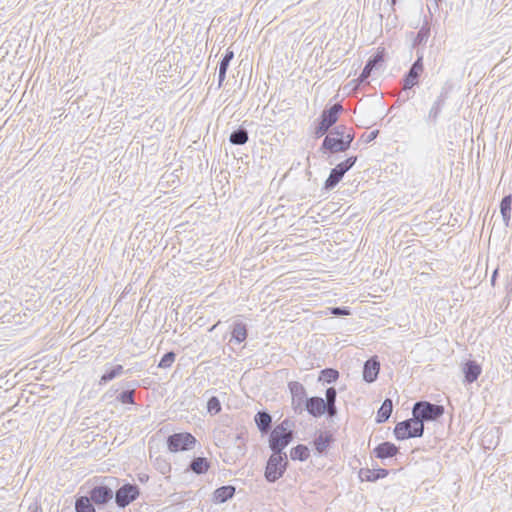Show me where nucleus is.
I'll use <instances>...</instances> for the list:
<instances>
[{
	"instance_id": "32",
	"label": "nucleus",
	"mask_w": 512,
	"mask_h": 512,
	"mask_svg": "<svg viewBox=\"0 0 512 512\" xmlns=\"http://www.w3.org/2000/svg\"><path fill=\"white\" fill-rule=\"evenodd\" d=\"M384 50L377 51L374 55L369 57V59L366 62V66L370 68V70H378L381 68L382 64L385 61L384 57Z\"/></svg>"
},
{
	"instance_id": "18",
	"label": "nucleus",
	"mask_w": 512,
	"mask_h": 512,
	"mask_svg": "<svg viewBox=\"0 0 512 512\" xmlns=\"http://www.w3.org/2000/svg\"><path fill=\"white\" fill-rule=\"evenodd\" d=\"M389 471L384 468H361L359 471V478L361 481L375 482L379 479L387 477Z\"/></svg>"
},
{
	"instance_id": "14",
	"label": "nucleus",
	"mask_w": 512,
	"mask_h": 512,
	"mask_svg": "<svg viewBox=\"0 0 512 512\" xmlns=\"http://www.w3.org/2000/svg\"><path fill=\"white\" fill-rule=\"evenodd\" d=\"M324 399L322 397L313 396L306 400L304 411H307L309 415L314 418H319L324 415L325 410Z\"/></svg>"
},
{
	"instance_id": "44",
	"label": "nucleus",
	"mask_w": 512,
	"mask_h": 512,
	"mask_svg": "<svg viewBox=\"0 0 512 512\" xmlns=\"http://www.w3.org/2000/svg\"><path fill=\"white\" fill-rule=\"evenodd\" d=\"M293 422L289 418H285L281 423L276 425L275 427H281L284 431H290L292 430L291 427L293 426Z\"/></svg>"
},
{
	"instance_id": "49",
	"label": "nucleus",
	"mask_w": 512,
	"mask_h": 512,
	"mask_svg": "<svg viewBox=\"0 0 512 512\" xmlns=\"http://www.w3.org/2000/svg\"><path fill=\"white\" fill-rule=\"evenodd\" d=\"M397 2H398V0H387V3H389L392 12H395V10H396L395 6H396Z\"/></svg>"
},
{
	"instance_id": "26",
	"label": "nucleus",
	"mask_w": 512,
	"mask_h": 512,
	"mask_svg": "<svg viewBox=\"0 0 512 512\" xmlns=\"http://www.w3.org/2000/svg\"><path fill=\"white\" fill-rule=\"evenodd\" d=\"M249 135L246 128L240 126L236 130L232 131L229 136V141L233 145H244L248 142Z\"/></svg>"
},
{
	"instance_id": "31",
	"label": "nucleus",
	"mask_w": 512,
	"mask_h": 512,
	"mask_svg": "<svg viewBox=\"0 0 512 512\" xmlns=\"http://www.w3.org/2000/svg\"><path fill=\"white\" fill-rule=\"evenodd\" d=\"M76 512H96L93 502L86 496H81L75 501Z\"/></svg>"
},
{
	"instance_id": "25",
	"label": "nucleus",
	"mask_w": 512,
	"mask_h": 512,
	"mask_svg": "<svg viewBox=\"0 0 512 512\" xmlns=\"http://www.w3.org/2000/svg\"><path fill=\"white\" fill-rule=\"evenodd\" d=\"M392 410H393L392 400L389 398H386L382 402L380 408L377 411L376 422L379 424L386 422L390 418Z\"/></svg>"
},
{
	"instance_id": "46",
	"label": "nucleus",
	"mask_w": 512,
	"mask_h": 512,
	"mask_svg": "<svg viewBox=\"0 0 512 512\" xmlns=\"http://www.w3.org/2000/svg\"><path fill=\"white\" fill-rule=\"evenodd\" d=\"M227 70L218 68V86L221 87L226 78Z\"/></svg>"
},
{
	"instance_id": "38",
	"label": "nucleus",
	"mask_w": 512,
	"mask_h": 512,
	"mask_svg": "<svg viewBox=\"0 0 512 512\" xmlns=\"http://www.w3.org/2000/svg\"><path fill=\"white\" fill-rule=\"evenodd\" d=\"M324 414L327 415L329 419H333L338 414V409L336 407V403H327L325 404Z\"/></svg>"
},
{
	"instance_id": "9",
	"label": "nucleus",
	"mask_w": 512,
	"mask_h": 512,
	"mask_svg": "<svg viewBox=\"0 0 512 512\" xmlns=\"http://www.w3.org/2000/svg\"><path fill=\"white\" fill-rule=\"evenodd\" d=\"M288 388L291 393V405L296 414H302L304 412V406L306 404L307 392L303 384L298 381H291L288 383Z\"/></svg>"
},
{
	"instance_id": "24",
	"label": "nucleus",
	"mask_w": 512,
	"mask_h": 512,
	"mask_svg": "<svg viewBox=\"0 0 512 512\" xmlns=\"http://www.w3.org/2000/svg\"><path fill=\"white\" fill-rule=\"evenodd\" d=\"M124 373V367L120 364L111 366L105 370L99 380V385H105Z\"/></svg>"
},
{
	"instance_id": "29",
	"label": "nucleus",
	"mask_w": 512,
	"mask_h": 512,
	"mask_svg": "<svg viewBox=\"0 0 512 512\" xmlns=\"http://www.w3.org/2000/svg\"><path fill=\"white\" fill-rule=\"evenodd\" d=\"M310 456L309 448L304 444H298L290 450V458L294 461H306Z\"/></svg>"
},
{
	"instance_id": "50",
	"label": "nucleus",
	"mask_w": 512,
	"mask_h": 512,
	"mask_svg": "<svg viewBox=\"0 0 512 512\" xmlns=\"http://www.w3.org/2000/svg\"><path fill=\"white\" fill-rule=\"evenodd\" d=\"M138 479L140 482L144 483V482L148 481L149 476L147 474H139Z\"/></svg>"
},
{
	"instance_id": "8",
	"label": "nucleus",
	"mask_w": 512,
	"mask_h": 512,
	"mask_svg": "<svg viewBox=\"0 0 512 512\" xmlns=\"http://www.w3.org/2000/svg\"><path fill=\"white\" fill-rule=\"evenodd\" d=\"M423 70V55L418 54L417 59L413 62L402 78L404 91L410 90L419 84V79Z\"/></svg>"
},
{
	"instance_id": "12",
	"label": "nucleus",
	"mask_w": 512,
	"mask_h": 512,
	"mask_svg": "<svg viewBox=\"0 0 512 512\" xmlns=\"http://www.w3.org/2000/svg\"><path fill=\"white\" fill-rule=\"evenodd\" d=\"M284 439V430L281 427H274L270 431L269 435V448L273 453H284L283 450L286 448Z\"/></svg>"
},
{
	"instance_id": "34",
	"label": "nucleus",
	"mask_w": 512,
	"mask_h": 512,
	"mask_svg": "<svg viewBox=\"0 0 512 512\" xmlns=\"http://www.w3.org/2000/svg\"><path fill=\"white\" fill-rule=\"evenodd\" d=\"M176 358V354L173 351L166 352L160 359L158 363L159 368H169L172 366Z\"/></svg>"
},
{
	"instance_id": "21",
	"label": "nucleus",
	"mask_w": 512,
	"mask_h": 512,
	"mask_svg": "<svg viewBox=\"0 0 512 512\" xmlns=\"http://www.w3.org/2000/svg\"><path fill=\"white\" fill-rule=\"evenodd\" d=\"M334 438L330 432H320L313 440V446L317 453L323 454L333 443Z\"/></svg>"
},
{
	"instance_id": "16",
	"label": "nucleus",
	"mask_w": 512,
	"mask_h": 512,
	"mask_svg": "<svg viewBox=\"0 0 512 512\" xmlns=\"http://www.w3.org/2000/svg\"><path fill=\"white\" fill-rule=\"evenodd\" d=\"M462 372L464 374V382L471 384L478 379L482 368L475 360H467L462 366Z\"/></svg>"
},
{
	"instance_id": "40",
	"label": "nucleus",
	"mask_w": 512,
	"mask_h": 512,
	"mask_svg": "<svg viewBox=\"0 0 512 512\" xmlns=\"http://www.w3.org/2000/svg\"><path fill=\"white\" fill-rule=\"evenodd\" d=\"M373 72V70H370V68H368L366 65L364 66L361 74L359 75L357 81L359 83H368V79L369 77L371 76V73Z\"/></svg>"
},
{
	"instance_id": "33",
	"label": "nucleus",
	"mask_w": 512,
	"mask_h": 512,
	"mask_svg": "<svg viewBox=\"0 0 512 512\" xmlns=\"http://www.w3.org/2000/svg\"><path fill=\"white\" fill-rule=\"evenodd\" d=\"M444 105H445L444 103H442L438 100H435V102L433 103V105L428 113L427 120L435 123L437 121Z\"/></svg>"
},
{
	"instance_id": "28",
	"label": "nucleus",
	"mask_w": 512,
	"mask_h": 512,
	"mask_svg": "<svg viewBox=\"0 0 512 512\" xmlns=\"http://www.w3.org/2000/svg\"><path fill=\"white\" fill-rule=\"evenodd\" d=\"M430 36V23L427 19L424 20L422 27L417 32L414 41L413 47H418L420 45L425 44L428 41Z\"/></svg>"
},
{
	"instance_id": "45",
	"label": "nucleus",
	"mask_w": 512,
	"mask_h": 512,
	"mask_svg": "<svg viewBox=\"0 0 512 512\" xmlns=\"http://www.w3.org/2000/svg\"><path fill=\"white\" fill-rule=\"evenodd\" d=\"M449 92H450L449 88L443 87L441 89V92H440V94H439V96L437 97L436 100H438V101H440V102L445 104V102H446V100H447V98L449 96Z\"/></svg>"
},
{
	"instance_id": "48",
	"label": "nucleus",
	"mask_w": 512,
	"mask_h": 512,
	"mask_svg": "<svg viewBox=\"0 0 512 512\" xmlns=\"http://www.w3.org/2000/svg\"><path fill=\"white\" fill-rule=\"evenodd\" d=\"M378 133H379V131H378V130H374V131L370 132V134L368 135V137H367V140H366V141H367V142H371V141H373V140L377 137Z\"/></svg>"
},
{
	"instance_id": "39",
	"label": "nucleus",
	"mask_w": 512,
	"mask_h": 512,
	"mask_svg": "<svg viewBox=\"0 0 512 512\" xmlns=\"http://www.w3.org/2000/svg\"><path fill=\"white\" fill-rule=\"evenodd\" d=\"M337 398V391L334 387H329L326 390V399H324V402L327 403H336Z\"/></svg>"
},
{
	"instance_id": "36",
	"label": "nucleus",
	"mask_w": 512,
	"mask_h": 512,
	"mask_svg": "<svg viewBox=\"0 0 512 512\" xmlns=\"http://www.w3.org/2000/svg\"><path fill=\"white\" fill-rule=\"evenodd\" d=\"M325 314H331L334 316H348L351 314V310L347 306L328 307Z\"/></svg>"
},
{
	"instance_id": "47",
	"label": "nucleus",
	"mask_w": 512,
	"mask_h": 512,
	"mask_svg": "<svg viewBox=\"0 0 512 512\" xmlns=\"http://www.w3.org/2000/svg\"><path fill=\"white\" fill-rule=\"evenodd\" d=\"M284 439L286 440V447L293 441L294 439V431H284Z\"/></svg>"
},
{
	"instance_id": "20",
	"label": "nucleus",
	"mask_w": 512,
	"mask_h": 512,
	"mask_svg": "<svg viewBox=\"0 0 512 512\" xmlns=\"http://www.w3.org/2000/svg\"><path fill=\"white\" fill-rule=\"evenodd\" d=\"M236 488L233 485H224L217 488L213 492V502L217 504H222L232 499L235 495Z\"/></svg>"
},
{
	"instance_id": "22",
	"label": "nucleus",
	"mask_w": 512,
	"mask_h": 512,
	"mask_svg": "<svg viewBox=\"0 0 512 512\" xmlns=\"http://www.w3.org/2000/svg\"><path fill=\"white\" fill-rule=\"evenodd\" d=\"M137 381H130L126 383V387L128 389L123 390L121 393H119L116 397L117 401H119L122 404H134V394H135V387L137 386Z\"/></svg>"
},
{
	"instance_id": "5",
	"label": "nucleus",
	"mask_w": 512,
	"mask_h": 512,
	"mask_svg": "<svg viewBox=\"0 0 512 512\" xmlns=\"http://www.w3.org/2000/svg\"><path fill=\"white\" fill-rule=\"evenodd\" d=\"M166 443L170 452L177 453L192 450L195 447L197 440L189 432H180L169 435Z\"/></svg>"
},
{
	"instance_id": "19",
	"label": "nucleus",
	"mask_w": 512,
	"mask_h": 512,
	"mask_svg": "<svg viewBox=\"0 0 512 512\" xmlns=\"http://www.w3.org/2000/svg\"><path fill=\"white\" fill-rule=\"evenodd\" d=\"M231 328L232 330L230 342L241 344L247 339L248 328L244 322L240 320L234 321Z\"/></svg>"
},
{
	"instance_id": "3",
	"label": "nucleus",
	"mask_w": 512,
	"mask_h": 512,
	"mask_svg": "<svg viewBox=\"0 0 512 512\" xmlns=\"http://www.w3.org/2000/svg\"><path fill=\"white\" fill-rule=\"evenodd\" d=\"M343 111V107L341 104L336 103L329 108H326L322 111L321 115L318 118V123L315 127L314 135L316 138H321L328 131L331 130L334 124L339 119V115Z\"/></svg>"
},
{
	"instance_id": "41",
	"label": "nucleus",
	"mask_w": 512,
	"mask_h": 512,
	"mask_svg": "<svg viewBox=\"0 0 512 512\" xmlns=\"http://www.w3.org/2000/svg\"><path fill=\"white\" fill-rule=\"evenodd\" d=\"M345 130H346V127L343 125L336 126L330 131L329 136L344 138Z\"/></svg>"
},
{
	"instance_id": "52",
	"label": "nucleus",
	"mask_w": 512,
	"mask_h": 512,
	"mask_svg": "<svg viewBox=\"0 0 512 512\" xmlns=\"http://www.w3.org/2000/svg\"><path fill=\"white\" fill-rule=\"evenodd\" d=\"M442 0H434V10H438L439 9V3H441Z\"/></svg>"
},
{
	"instance_id": "1",
	"label": "nucleus",
	"mask_w": 512,
	"mask_h": 512,
	"mask_svg": "<svg viewBox=\"0 0 512 512\" xmlns=\"http://www.w3.org/2000/svg\"><path fill=\"white\" fill-rule=\"evenodd\" d=\"M445 412L444 406L429 401H417L412 408V415L424 425L425 422L437 421Z\"/></svg>"
},
{
	"instance_id": "37",
	"label": "nucleus",
	"mask_w": 512,
	"mask_h": 512,
	"mask_svg": "<svg viewBox=\"0 0 512 512\" xmlns=\"http://www.w3.org/2000/svg\"><path fill=\"white\" fill-rule=\"evenodd\" d=\"M234 58V52L227 49L221 61L219 62L218 68L228 70L231 60Z\"/></svg>"
},
{
	"instance_id": "35",
	"label": "nucleus",
	"mask_w": 512,
	"mask_h": 512,
	"mask_svg": "<svg viewBox=\"0 0 512 512\" xmlns=\"http://www.w3.org/2000/svg\"><path fill=\"white\" fill-rule=\"evenodd\" d=\"M221 409L222 407L219 399L216 396L210 397L207 401V411L211 415H216L221 411Z\"/></svg>"
},
{
	"instance_id": "7",
	"label": "nucleus",
	"mask_w": 512,
	"mask_h": 512,
	"mask_svg": "<svg viewBox=\"0 0 512 512\" xmlns=\"http://www.w3.org/2000/svg\"><path fill=\"white\" fill-rule=\"evenodd\" d=\"M140 494V489L136 484L125 483L115 492V503L119 508H125L135 501Z\"/></svg>"
},
{
	"instance_id": "2",
	"label": "nucleus",
	"mask_w": 512,
	"mask_h": 512,
	"mask_svg": "<svg viewBox=\"0 0 512 512\" xmlns=\"http://www.w3.org/2000/svg\"><path fill=\"white\" fill-rule=\"evenodd\" d=\"M289 461L286 453H273L267 460L264 476L267 482L275 483L286 472Z\"/></svg>"
},
{
	"instance_id": "51",
	"label": "nucleus",
	"mask_w": 512,
	"mask_h": 512,
	"mask_svg": "<svg viewBox=\"0 0 512 512\" xmlns=\"http://www.w3.org/2000/svg\"><path fill=\"white\" fill-rule=\"evenodd\" d=\"M497 275H498V269H495V270L493 271L492 276H491V283H492V285H495Z\"/></svg>"
},
{
	"instance_id": "11",
	"label": "nucleus",
	"mask_w": 512,
	"mask_h": 512,
	"mask_svg": "<svg viewBox=\"0 0 512 512\" xmlns=\"http://www.w3.org/2000/svg\"><path fill=\"white\" fill-rule=\"evenodd\" d=\"M320 152L323 154L327 153H338V152H345L348 149L346 148L344 144V138L341 137H334V136H326L323 139V142L320 146Z\"/></svg>"
},
{
	"instance_id": "54",
	"label": "nucleus",
	"mask_w": 512,
	"mask_h": 512,
	"mask_svg": "<svg viewBox=\"0 0 512 512\" xmlns=\"http://www.w3.org/2000/svg\"><path fill=\"white\" fill-rule=\"evenodd\" d=\"M32 512H38V507L36 506Z\"/></svg>"
},
{
	"instance_id": "42",
	"label": "nucleus",
	"mask_w": 512,
	"mask_h": 512,
	"mask_svg": "<svg viewBox=\"0 0 512 512\" xmlns=\"http://www.w3.org/2000/svg\"><path fill=\"white\" fill-rule=\"evenodd\" d=\"M157 469L162 474H165L170 471L171 467H170V464L167 463L165 460L157 459Z\"/></svg>"
},
{
	"instance_id": "4",
	"label": "nucleus",
	"mask_w": 512,
	"mask_h": 512,
	"mask_svg": "<svg viewBox=\"0 0 512 512\" xmlns=\"http://www.w3.org/2000/svg\"><path fill=\"white\" fill-rule=\"evenodd\" d=\"M394 436L397 440H406L410 438L422 437L424 425L416 417L398 422L394 427Z\"/></svg>"
},
{
	"instance_id": "43",
	"label": "nucleus",
	"mask_w": 512,
	"mask_h": 512,
	"mask_svg": "<svg viewBox=\"0 0 512 512\" xmlns=\"http://www.w3.org/2000/svg\"><path fill=\"white\" fill-rule=\"evenodd\" d=\"M354 140V132L352 129L348 133L345 132L344 134V144L347 149L351 147V143Z\"/></svg>"
},
{
	"instance_id": "17",
	"label": "nucleus",
	"mask_w": 512,
	"mask_h": 512,
	"mask_svg": "<svg viewBox=\"0 0 512 512\" xmlns=\"http://www.w3.org/2000/svg\"><path fill=\"white\" fill-rule=\"evenodd\" d=\"M254 422L262 435L272 430V416L266 410L258 411L254 416Z\"/></svg>"
},
{
	"instance_id": "6",
	"label": "nucleus",
	"mask_w": 512,
	"mask_h": 512,
	"mask_svg": "<svg viewBox=\"0 0 512 512\" xmlns=\"http://www.w3.org/2000/svg\"><path fill=\"white\" fill-rule=\"evenodd\" d=\"M357 157L351 156L346 160L338 163L334 168L331 169L328 178L324 183L326 190H332L342 180L345 173L348 172L356 163Z\"/></svg>"
},
{
	"instance_id": "10",
	"label": "nucleus",
	"mask_w": 512,
	"mask_h": 512,
	"mask_svg": "<svg viewBox=\"0 0 512 512\" xmlns=\"http://www.w3.org/2000/svg\"><path fill=\"white\" fill-rule=\"evenodd\" d=\"M89 499L96 505H105L113 498L112 489L105 484L97 485L90 490Z\"/></svg>"
},
{
	"instance_id": "53",
	"label": "nucleus",
	"mask_w": 512,
	"mask_h": 512,
	"mask_svg": "<svg viewBox=\"0 0 512 512\" xmlns=\"http://www.w3.org/2000/svg\"><path fill=\"white\" fill-rule=\"evenodd\" d=\"M401 98V95H399L398 100ZM410 98L409 94H406L405 96H402V101L405 102Z\"/></svg>"
},
{
	"instance_id": "13",
	"label": "nucleus",
	"mask_w": 512,
	"mask_h": 512,
	"mask_svg": "<svg viewBox=\"0 0 512 512\" xmlns=\"http://www.w3.org/2000/svg\"><path fill=\"white\" fill-rule=\"evenodd\" d=\"M399 453V447L394 443L385 441L378 444L372 451V454L381 460L392 458Z\"/></svg>"
},
{
	"instance_id": "23",
	"label": "nucleus",
	"mask_w": 512,
	"mask_h": 512,
	"mask_svg": "<svg viewBox=\"0 0 512 512\" xmlns=\"http://www.w3.org/2000/svg\"><path fill=\"white\" fill-rule=\"evenodd\" d=\"M209 468L210 462L205 457H194L189 464V470L197 475L207 473Z\"/></svg>"
},
{
	"instance_id": "15",
	"label": "nucleus",
	"mask_w": 512,
	"mask_h": 512,
	"mask_svg": "<svg viewBox=\"0 0 512 512\" xmlns=\"http://www.w3.org/2000/svg\"><path fill=\"white\" fill-rule=\"evenodd\" d=\"M380 371V363L377 357L369 358L363 366V380L367 383L376 381Z\"/></svg>"
},
{
	"instance_id": "30",
	"label": "nucleus",
	"mask_w": 512,
	"mask_h": 512,
	"mask_svg": "<svg viewBox=\"0 0 512 512\" xmlns=\"http://www.w3.org/2000/svg\"><path fill=\"white\" fill-rule=\"evenodd\" d=\"M339 378V372L333 368H325L321 370L320 375L318 377V381L326 384L334 383Z\"/></svg>"
},
{
	"instance_id": "27",
	"label": "nucleus",
	"mask_w": 512,
	"mask_h": 512,
	"mask_svg": "<svg viewBox=\"0 0 512 512\" xmlns=\"http://www.w3.org/2000/svg\"><path fill=\"white\" fill-rule=\"evenodd\" d=\"M511 205H512V195H505L500 202V213L503 218V222L506 227L509 226V221L511 217Z\"/></svg>"
}]
</instances>
